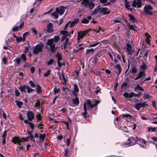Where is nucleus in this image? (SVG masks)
<instances>
[{"mask_svg":"<svg viewBox=\"0 0 157 157\" xmlns=\"http://www.w3.org/2000/svg\"><path fill=\"white\" fill-rule=\"evenodd\" d=\"M56 44L55 42L54 41V39L52 38L48 40L46 43V47L48 51L53 53L55 52L56 48Z\"/></svg>","mask_w":157,"mask_h":157,"instance_id":"nucleus-1","label":"nucleus"},{"mask_svg":"<svg viewBox=\"0 0 157 157\" xmlns=\"http://www.w3.org/2000/svg\"><path fill=\"white\" fill-rule=\"evenodd\" d=\"M128 142H125L121 143L120 145L122 147H125L130 146H133L136 144V138L133 136H131L128 139Z\"/></svg>","mask_w":157,"mask_h":157,"instance_id":"nucleus-2","label":"nucleus"},{"mask_svg":"<svg viewBox=\"0 0 157 157\" xmlns=\"http://www.w3.org/2000/svg\"><path fill=\"white\" fill-rule=\"evenodd\" d=\"M29 138V136H27L26 138H22L20 139L18 137H15L13 138L12 141L15 144H17L20 145L21 144V143H23L25 141H28Z\"/></svg>","mask_w":157,"mask_h":157,"instance_id":"nucleus-3","label":"nucleus"},{"mask_svg":"<svg viewBox=\"0 0 157 157\" xmlns=\"http://www.w3.org/2000/svg\"><path fill=\"white\" fill-rule=\"evenodd\" d=\"M44 44L43 43L40 42L36 45L33 49V52L35 54H37L43 51Z\"/></svg>","mask_w":157,"mask_h":157,"instance_id":"nucleus-4","label":"nucleus"},{"mask_svg":"<svg viewBox=\"0 0 157 157\" xmlns=\"http://www.w3.org/2000/svg\"><path fill=\"white\" fill-rule=\"evenodd\" d=\"M81 4L84 5L85 7H89L90 9H92L95 6L94 4L91 0H83Z\"/></svg>","mask_w":157,"mask_h":157,"instance_id":"nucleus-5","label":"nucleus"},{"mask_svg":"<svg viewBox=\"0 0 157 157\" xmlns=\"http://www.w3.org/2000/svg\"><path fill=\"white\" fill-rule=\"evenodd\" d=\"M136 144H137L143 147H146L147 142L144 139L138 137H136Z\"/></svg>","mask_w":157,"mask_h":157,"instance_id":"nucleus-6","label":"nucleus"},{"mask_svg":"<svg viewBox=\"0 0 157 157\" xmlns=\"http://www.w3.org/2000/svg\"><path fill=\"white\" fill-rule=\"evenodd\" d=\"M88 31H82L78 32L77 40L78 42L82 40L86 35L87 34Z\"/></svg>","mask_w":157,"mask_h":157,"instance_id":"nucleus-7","label":"nucleus"},{"mask_svg":"<svg viewBox=\"0 0 157 157\" xmlns=\"http://www.w3.org/2000/svg\"><path fill=\"white\" fill-rule=\"evenodd\" d=\"M153 8L150 5H146L144 7V11L146 14H149L150 15H152V12L151 11V10H152Z\"/></svg>","mask_w":157,"mask_h":157,"instance_id":"nucleus-8","label":"nucleus"},{"mask_svg":"<svg viewBox=\"0 0 157 157\" xmlns=\"http://www.w3.org/2000/svg\"><path fill=\"white\" fill-rule=\"evenodd\" d=\"M146 102H138L135 104L134 108L137 110H139L140 108L142 107H144L145 106H148V104H146Z\"/></svg>","mask_w":157,"mask_h":157,"instance_id":"nucleus-9","label":"nucleus"},{"mask_svg":"<svg viewBox=\"0 0 157 157\" xmlns=\"http://www.w3.org/2000/svg\"><path fill=\"white\" fill-rule=\"evenodd\" d=\"M56 10V12H57V13L60 15H63L65 11V8L62 6L57 8Z\"/></svg>","mask_w":157,"mask_h":157,"instance_id":"nucleus-10","label":"nucleus"},{"mask_svg":"<svg viewBox=\"0 0 157 157\" xmlns=\"http://www.w3.org/2000/svg\"><path fill=\"white\" fill-rule=\"evenodd\" d=\"M27 116L28 120L30 121H31L34 119L35 117L34 113L30 111H29L27 113Z\"/></svg>","mask_w":157,"mask_h":157,"instance_id":"nucleus-11","label":"nucleus"},{"mask_svg":"<svg viewBox=\"0 0 157 157\" xmlns=\"http://www.w3.org/2000/svg\"><path fill=\"white\" fill-rule=\"evenodd\" d=\"M60 33L63 35L62 38V41L64 40L66 36H69L70 34V33L69 32L65 30L61 31Z\"/></svg>","mask_w":157,"mask_h":157,"instance_id":"nucleus-12","label":"nucleus"},{"mask_svg":"<svg viewBox=\"0 0 157 157\" xmlns=\"http://www.w3.org/2000/svg\"><path fill=\"white\" fill-rule=\"evenodd\" d=\"M24 25V22H22L21 23L20 25L18 26H16L13 27L12 29L13 32H15L17 31H18L22 29Z\"/></svg>","mask_w":157,"mask_h":157,"instance_id":"nucleus-13","label":"nucleus"},{"mask_svg":"<svg viewBox=\"0 0 157 157\" xmlns=\"http://www.w3.org/2000/svg\"><path fill=\"white\" fill-rule=\"evenodd\" d=\"M73 90L72 93H73L75 96L78 95L79 89L77 85L76 84H73Z\"/></svg>","mask_w":157,"mask_h":157,"instance_id":"nucleus-14","label":"nucleus"},{"mask_svg":"<svg viewBox=\"0 0 157 157\" xmlns=\"http://www.w3.org/2000/svg\"><path fill=\"white\" fill-rule=\"evenodd\" d=\"M145 75V73L144 71H140L139 72L138 75L136 76L135 79V80H136L139 79H140Z\"/></svg>","mask_w":157,"mask_h":157,"instance_id":"nucleus-15","label":"nucleus"},{"mask_svg":"<svg viewBox=\"0 0 157 157\" xmlns=\"http://www.w3.org/2000/svg\"><path fill=\"white\" fill-rule=\"evenodd\" d=\"M73 104L75 106H78L79 104V100L77 95L75 96V98L72 99Z\"/></svg>","mask_w":157,"mask_h":157,"instance_id":"nucleus-16","label":"nucleus"},{"mask_svg":"<svg viewBox=\"0 0 157 157\" xmlns=\"http://www.w3.org/2000/svg\"><path fill=\"white\" fill-rule=\"evenodd\" d=\"M100 11L104 14H108L109 13V10L106 8H102L100 9Z\"/></svg>","mask_w":157,"mask_h":157,"instance_id":"nucleus-17","label":"nucleus"},{"mask_svg":"<svg viewBox=\"0 0 157 157\" xmlns=\"http://www.w3.org/2000/svg\"><path fill=\"white\" fill-rule=\"evenodd\" d=\"M91 18V16H89L87 17H85L82 21V23L84 24L88 23Z\"/></svg>","mask_w":157,"mask_h":157,"instance_id":"nucleus-18","label":"nucleus"},{"mask_svg":"<svg viewBox=\"0 0 157 157\" xmlns=\"http://www.w3.org/2000/svg\"><path fill=\"white\" fill-rule=\"evenodd\" d=\"M65 41L63 42V48L64 49H65L67 46L68 45H70V43L69 41V39L67 38H65Z\"/></svg>","mask_w":157,"mask_h":157,"instance_id":"nucleus-19","label":"nucleus"},{"mask_svg":"<svg viewBox=\"0 0 157 157\" xmlns=\"http://www.w3.org/2000/svg\"><path fill=\"white\" fill-rule=\"evenodd\" d=\"M123 96L127 98H132L133 97L132 92L130 93H128L127 92H125L123 94Z\"/></svg>","mask_w":157,"mask_h":157,"instance_id":"nucleus-20","label":"nucleus"},{"mask_svg":"<svg viewBox=\"0 0 157 157\" xmlns=\"http://www.w3.org/2000/svg\"><path fill=\"white\" fill-rule=\"evenodd\" d=\"M79 21V19L78 18H75L71 24V25L70 26V28H71L73 27Z\"/></svg>","mask_w":157,"mask_h":157,"instance_id":"nucleus-21","label":"nucleus"},{"mask_svg":"<svg viewBox=\"0 0 157 157\" xmlns=\"http://www.w3.org/2000/svg\"><path fill=\"white\" fill-rule=\"evenodd\" d=\"M83 47L81 46V44H80L78 46L76 47L73 50V52L74 53H76L80 49H82Z\"/></svg>","mask_w":157,"mask_h":157,"instance_id":"nucleus-22","label":"nucleus"},{"mask_svg":"<svg viewBox=\"0 0 157 157\" xmlns=\"http://www.w3.org/2000/svg\"><path fill=\"white\" fill-rule=\"evenodd\" d=\"M83 109L84 110V113H82V115L83 116V117L84 118H86V114L87 113V111H86V104L84 103L83 105Z\"/></svg>","mask_w":157,"mask_h":157,"instance_id":"nucleus-23","label":"nucleus"},{"mask_svg":"<svg viewBox=\"0 0 157 157\" xmlns=\"http://www.w3.org/2000/svg\"><path fill=\"white\" fill-rule=\"evenodd\" d=\"M102 43V42L101 41H100L97 42L93 44H90L89 45L88 47L90 48L95 47L98 45L99 44H101Z\"/></svg>","mask_w":157,"mask_h":157,"instance_id":"nucleus-24","label":"nucleus"},{"mask_svg":"<svg viewBox=\"0 0 157 157\" xmlns=\"http://www.w3.org/2000/svg\"><path fill=\"white\" fill-rule=\"evenodd\" d=\"M125 7L128 10H130L131 11H132L133 10V9L132 8H130L131 7V6L129 4V3L128 2H125Z\"/></svg>","mask_w":157,"mask_h":157,"instance_id":"nucleus-25","label":"nucleus"},{"mask_svg":"<svg viewBox=\"0 0 157 157\" xmlns=\"http://www.w3.org/2000/svg\"><path fill=\"white\" fill-rule=\"evenodd\" d=\"M56 56L58 59L57 61H60L62 60L61 55L60 53H59V52H58Z\"/></svg>","mask_w":157,"mask_h":157,"instance_id":"nucleus-26","label":"nucleus"},{"mask_svg":"<svg viewBox=\"0 0 157 157\" xmlns=\"http://www.w3.org/2000/svg\"><path fill=\"white\" fill-rule=\"evenodd\" d=\"M15 102L16 103L17 105L19 108H21V106L23 104V102L22 101H19L17 100H15Z\"/></svg>","mask_w":157,"mask_h":157,"instance_id":"nucleus-27","label":"nucleus"},{"mask_svg":"<svg viewBox=\"0 0 157 157\" xmlns=\"http://www.w3.org/2000/svg\"><path fill=\"white\" fill-rule=\"evenodd\" d=\"M27 86L24 85L23 86H20V89L22 92H26V89H27Z\"/></svg>","mask_w":157,"mask_h":157,"instance_id":"nucleus-28","label":"nucleus"},{"mask_svg":"<svg viewBox=\"0 0 157 157\" xmlns=\"http://www.w3.org/2000/svg\"><path fill=\"white\" fill-rule=\"evenodd\" d=\"M147 69V66L146 64L144 63H143V64L140 66V69L142 70L143 71Z\"/></svg>","mask_w":157,"mask_h":157,"instance_id":"nucleus-29","label":"nucleus"},{"mask_svg":"<svg viewBox=\"0 0 157 157\" xmlns=\"http://www.w3.org/2000/svg\"><path fill=\"white\" fill-rule=\"evenodd\" d=\"M138 89L139 90L144 91V90L139 85H137L135 87L134 90L135 91H136V90Z\"/></svg>","mask_w":157,"mask_h":157,"instance_id":"nucleus-30","label":"nucleus"},{"mask_svg":"<svg viewBox=\"0 0 157 157\" xmlns=\"http://www.w3.org/2000/svg\"><path fill=\"white\" fill-rule=\"evenodd\" d=\"M128 16L130 18V20H132L133 22H134L135 21H136V19L133 15L132 14H129L128 15Z\"/></svg>","mask_w":157,"mask_h":157,"instance_id":"nucleus-31","label":"nucleus"},{"mask_svg":"<svg viewBox=\"0 0 157 157\" xmlns=\"http://www.w3.org/2000/svg\"><path fill=\"white\" fill-rule=\"evenodd\" d=\"M36 91L38 93H40L41 92L42 90L40 86L39 85H37L36 87Z\"/></svg>","mask_w":157,"mask_h":157,"instance_id":"nucleus-32","label":"nucleus"},{"mask_svg":"<svg viewBox=\"0 0 157 157\" xmlns=\"http://www.w3.org/2000/svg\"><path fill=\"white\" fill-rule=\"evenodd\" d=\"M21 61V59L20 58H17L14 60V62H16V64L18 65L20 64Z\"/></svg>","mask_w":157,"mask_h":157,"instance_id":"nucleus-33","label":"nucleus"},{"mask_svg":"<svg viewBox=\"0 0 157 157\" xmlns=\"http://www.w3.org/2000/svg\"><path fill=\"white\" fill-rule=\"evenodd\" d=\"M99 10L100 11V9H99L98 7H97L94 9L93 12L92 13V14L94 15L97 13Z\"/></svg>","mask_w":157,"mask_h":157,"instance_id":"nucleus-34","label":"nucleus"},{"mask_svg":"<svg viewBox=\"0 0 157 157\" xmlns=\"http://www.w3.org/2000/svg\"><path fill=\"white\" fill-rule=\"evenodd\" d=\"M148 130L149 132H154L155 131L156 129V127L152 128V127H148Z\"/></svg>","mask_w":157,"mask_h":157,"instance_id":"nucleus-35","label":"nucleus"},{"mask_svg":"<svg viewBox=\"0 0 157 157\" xmlns=\"http://www.w3.org/2000/svg\"><path fill=\"white\" fill-rule=\"evenodd\" d=\"M131 45L129 43L126 44V50L127 51H130L131 50Z\"/></svg>","mask_w":157,"mask_h":157,"instance_id":"nucleus-36","label":"nucleus"},{"mask_svg":"<svg viewBox=\"0 0 157 157\" xmlns=\"http://www.w3.org/2000/svg\"><path fill=\"white\" fill-rule=\"evenodd\" d=\"M57 12H56V10L54 11L51 15L54 17V18L55 19H57L58 17V16L57 15Z\"/></svg>","mask_w":157,"mask_h":157,"instance_id":"nucleus-37","label":"nucleus"},{"mask_svg":"<svg viewBox=\"0 0 157 157\" xmlns=\"http://www.w3.org/2000/svg\"><path fill=\"white\" fill-rule=\"evenodd\" d=\"M51 71L50 70H48L44 74V76L45 77H47L49 75L51 74Z\"/></svg>","mask_w":157,"mask_h":157,"instance_id":"nucleus-38","label":"nucleus"},{"mask_svg":"<svg viewBox=\"0 0 157 157\" xmlns=\"http://www.w3.org/2000/svg\"><path fill=\"white\" fill-rule=\"evenodd\" d=\"M21 58L22 60L25 62L26 60V58L25 54V53H23L21 56Z\"/></svg>","mask_w":157,"mask_h":157,"instance_id":"nucleus-39","label":"nucleus"},{"mask_svg":"<svg viewBox=\"0 0 157 157\" xmlns=\"http://www.w3.org/2000/svg\"><path fill=\"white\" fill-rule=\"evenodd\" d=\"M46 137V135L45 134H40V135L39 138L42 140H44Z\"/></svg>","mask_w":157,"mask_h":157,"instance_id":"nucleus-40","label":"nucleus"},{"mask_svg":"<svg viewBox=\"0 0 157 157\" xmlns=\"http://www.w3.org/2000/svg\"><path fill=\"white\" fill-rule=\"evenodd\" d=\"M151 96L149 94H144L143 98L145 99H150Z\"/></svg>","mask_w":157,"mask_h":157,"instance_id":"nucleus-41","label":"nucleus"},{"mask_svg":"<svg viewBox=\"0 0 157 157\" xmlns=\"http://www.w3.org/2000/svg\"><path fill=\"white\" fill-rule=\"evenodd\" d=\"M54 60L53 59H51L48 61L47 62V63L48 65H50L52 64L54 62Z\"/></svg>","mask_w":157,"mask_h":157,"instance_id":"nucleus-42","label":"nucleus"},{"mask_svg":"<svg viewBox=\"0 0 157 157\" xmlns=\"http://www.w3.org/2000/svg\"><path fill=\"white\" fill-rule=\"evenodd\" d=\"M94 51L93 48H90L89 49H87L86 50V54H89L90 52H93Z\"/></svg>","mask_w":157,"mask_h":157,"instance_id":"nucleus-43","label":"nucleus"},{"mask_svg":"<svg viewBox=\"0 0 157 157\" xmlns=\"http://www.w3.org/2000/svg\"><path fill=\"white\" fill-rule=\"evenodd\" d=\"M137 71V69L135 66L133 67L132 69L131 72L134 74H136Z\"/></svg>","mask_w":157,"mask_h":157,"instance_id":"nucleus-44","label":"nucleus"},{"mask_svg":"<svg viewBox=\"0 0 157 157\" xmlns=\"http://www.w3.org/2000/svg\"><path fill=\"white\" fill-rule=\"evenodd\" d=\"M53 39H54V42H55V43H56L59 40V37L58 36H56Z\"/></svg>","mask_w":157,"mask_h":157,"instance_id":"nucleus-45","label":"nucleus"},{"mask_svg":"<svg viewBox=\"0 0 157 157\" xmlns=\"http://www.w3.org/2000/svg\"><path fill=\"white\" fill-rule=\"evenodd\" d=\"M35 107H40V101L39 100H37L35 103Z\"/></svg>","mask_w":157,"mask_h":157,"instance_id":"nucleus-46","label":"nucleus"},{"mask_svg":"<svg viewBox=\"0 0 157 157\" xmlns=\"http://www.w3.org/2000/svg\"><path fill=\"white\" fill-rule=\"evenodd\" d=\"M27 90L28 93H31L34 90L30 88L28 86H27Z\"/></svg>","mask_w":157,"mask_h":157,"instance_id":"nucleus-47","label":"nucleus"},{"mask_svg":"<svg viewBox=\"0 0 157 157\" xmlns=\"http://www.w3.org/2000/svg\"><path fill=\"white\" fill-rule=\"evenodd\" d=\"M136 2H137V4L138 5L137 7H140L141 6L142 4V3L141 0H137Z\"/></svg>","mask_w":157,"mask_h":157,"instance_id":"nucleus-48","label":"nucleus"},{"mask_svg":"<svg viewBox=\"0 0 157 157\" xmlns=\"http://www.w3.org/2000/svg\"><path fill=\"white\" fill-rule=\"evenodd\" d=\"M29 83L30 85V86L32 88H35L36 86V85L34 84L33 82L31 80L29 81Z\"/></svg>","mask_w":157,"mask_h":157,"instance_id":"nucleus-49","label":"nucleus"},{"mask_svg":"<svg viewBox=\"0 0 157 157\" xmlns=\"http://www.w3.org/2000/svg\"><path fill=\"white\" fill-rule=\"evenodd\" d=\"M16 40L17 42H19L21 41L23 42V39L21 37H17L16 38Z\"/></svg>","mask_w":157,"mask_h":157,"instance_id":"nucleus-50","label":"nucleus"},{"mask_svg":"<svg viewBox=\"0 0 157 157\" xmlns=\"http://www.w3.org/2000/svg\"><path fill=\"white\" fill-rule=\"evenodd\" d=\"M29 33L28 32H26L25 33L23 34V42H24L26 40L25 37L27 36V34Z\"/></svg>","mask_w":157,"mask_h":157,"instance_id":"nucleus-51","label":"nucleus"},{"mask_svg":"<svg viewBox=\"0 0 157 157\" xmlns=\"http://www.w3.org/2000/svg\"><path fill=\"white\" fill-rule=\"evenodd\" d=\"M122 116L124 117H130V118H131L132 117V116L131 115L128 114H123Z\"/></svg>","mask_w":157,"mask_h":157,"instance_id":"nucleus-52","label":"nucleus"},{"mask_svg":"<svg viewBox=\"0 0 157 157\" xmlns=\"http://www.w3.org/2000/svg\"><path fill=\"white\" fill-rule=\"evenodd\" d=\"M132 95L133 97V96H135V97H137L138 96H139L140 95L142 94V93L141 92H140L139 93V94H136L134 92H132Z\"/></svg>","mask_w":157,"mask_h":157,"instance_id":"nucleus-53","label":"nucleus"},{"mask_svg":"<svg viewBox=\"0 0 157 157\" xmlns=\"http://www.w3.org/2000/svg\"><path fill=\"white\" fill-rule=\"evenodd\" d=\"M46 31L48 33H50L53 32V30L52 28H47Z\"/></svg>","mask_w":157,"mask_h":157,"instance_id":"nucleus-54","label":"nucleus"},{"mask_svg":"<svg viewBox=\"0 0 157 157\" xmlns=\"http://www.w3.org/2000/svg\"><path fill=\"white\" fill-rule=\"evenodd\" d=\"M28 124H29L30 127L32 129H33L34 128V124L31 122H29Z\"/></svg>","mask_w":157,"mask_h":157,"instance_id":"nucleus-55","label":"nucleus"},{"mask_svg":"<svg viewBox=\"0 0 157 157\" xmlns=\"http://www.w3.org/2000/svg\"><path fill=\"white\" fill-rule=\"evenodd\" d=\"M137 2L136 0H134L132 2V6L133 7H136L137 5Z\"/></svg>","mask_w":157,"mask_h":157,"instance_id":"nucleus-56","label":"nucleus"},{"mask_svg":"<svg viewBox=\"0 0 157 157\" xmlns=\"http://www.w3.org/2000/svg\"><path fill=\"white\" fill-rule=\"evenodd\" d=\"M59 91V88H57L56 87H55L53 90L54 93L55 94L58 92Z\"/></svg>","mask_w":157,"mask_h":157,"instance_id":"nucleus-57","label":"nucleus"},{"mask_svg":"<svg viewBox=\"0 0 157 157\" xmlns=\"http://www.w3.org/2000/svg\"><path fill=\"white\" fill-rule=\"evenodd\" d=\"M129 29L130 30H132L133 31H136V29L134 28V26L132 25H129L128 26Z\"/></svg>","mask_w":157,"mask_h":157,"instance_id":"nucleus-58","label":"nucleus"},{"mask_svg":"<svg viewBox=\"0 0 157 157\" xmlns=\"http://www.w3.org/2000/svg\"><path fill=\"white\" fill-rule=\"evenodd\" d=\"M114 124L115 126L117 128V123H118V117H117L115 118L114 121Z\"/></svg>","mask_w":157,"mask_h":157,"instance_id":"nucleus-59","label":"nucleus"},{"mask_svg":"<svg viewBox=\"0 0 157 157\" xmlns=\"http://www.w3.org/2000/svg\"><path fill=\"white\" fill-rule=\"evenodd\" d=\"M15 95L17 97H18L20 94V92H19L18 90L17 89L15 90Z\"/></svg>","mask_w":157,"mask_h":157,"instance_id":"nucleus-60","label":"nucleus"},{"mask_svg":"<svg viewBox=\"0 0 157 157\" xmlns=\"http://www.w3.org/2000/svg\"><path fill=\"white\" fill-rule=\"evenodd\" d=\"M97 62H98V59H97V58L96 57H95L94 59L92 61V62L94 63V65H95L96 64Z\"/></svg>","mask_w":157,"mask_h":157,"instance_id":"nucleus-61","label":"nucleus"},{"mask_svg":"<svg viewBox=\"0 0 157 157\" xmlns=\"http://www.w3.org/2000/svg\"><path fill=\"white\" fill-rule=\"evenodd\" d=\"M128 84L126 82H123L122 83L121 88L122 89H123V87H126L127 85Z\"/></svg>","mask_w":157,"mask_h":157,"instance_id":"nucleus-62","label":"nucleus"},{"mask_svg":"<svg viewBox=\"0 0 157 157\" xmlns=\"http://www.w3.org/2000/svg\"><path fill=\"white\" fill-rule=\"evenodd\" d=\"M32 32L34 34V35L36 36H37V31L36 30L35 28H32Z\"/></svg>","mask_w":157,"mask_h":157,"instance_id":"nucleus-63","label":"nucleus"},{"mask_svg":"<svg viewBox=\"0 0 157 157\" xmlns=\"http://www.w3.org/2000/svg\"><path fill=\"white\" fill-rule=\"evenodd\" d=\"M36 118L38 121L40 120H41V118L40 114L39 113L37 115Z\"/></svg>","mask_w":157,"mask_h":157,"instance_id":"nucleus-64","label":"nucleus"}]
</instances>
